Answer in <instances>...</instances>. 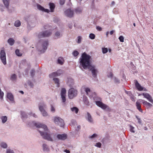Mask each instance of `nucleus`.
<instances>
[{
  "instance_id": "f257e3e1",
  "label": "nucleus",
  "mask_w": 153,
  "mask_h": 153,
  "mask_svg": "<svg viewBox=\"0 0 153 153\" xmlns=\"http://www.w3.org/2000/svg\"><path fill=\"white\" fill-rule=\"evenodd\" d=\"M92 59L90 55L87 54L85 52L83 53L79 60V67H82L85 70L88 69H89L91 72L93 77L96 78L97 76L98 71L95 66L91 65Z\"/></svg>"
},
{
  "instance_id": "f03ea898",
  "label": "nucleus",
  "mask_w": 153,
  "mask_h": 153,
  "mask_svg": "<svg viewBox=\"0 0 153 153\" xmlns=\"http://www.w3.org/2000/svg\"><path fill=\"white\" fill-rule=\"evenodd\" d=\"M25 123L30 126H34L38 128H41L43 129L44 131H42L39 129L38 130L42 138L44 139L47 140L51 142L53 141V139L51 137V136H53V137H54L56 136V134L50 132L48 131L47 126L46 125L40 123H35V121H27L25 122Z\"/></svg>"
},
{
  "instance_id": "7ed1b4c3",
  "label": "nucleus",
  "mask_w": 153,
  "mask_h": 153,
  "mask_svg": "<svg viewBox=\"0 0 153 153\" xmlns=\"http://www.w3.org/2000/svg\"><path fill=\"white\" fill-rule=\"evenodd\" d=\"M48 45V40H42L39 42V45L37 47V49L41 53H43L47 49Z\"/></svg>"
},
{
  "instance_id": "20e7f679",
  "label": "nucleus",
  "mask_w": 153,
  "mask_h": 153,
  "mask_svg": "<svg viewBox=\"0 0 153 153\" xmlns=\"http://www.w3.org/2000/svg\"><path fill=\"white\" fill-rule=\"evenodd\" d=\"M27 23V27L28 29L34 27L36 24V20L33 16H29L26 19Z\"/></svg>"
},
{
  "instance_id": "39448f33",
  "label": "nucleus",
  "mask_w": 153,
  "mask_h": 153,
  "mask_svg": "<svg viewBox=\"0 0 153 153\" xmlns=\"http://www.w3.org/2000/svg\"><path fill=\"white\" fill-rule=\"evenodd\" d=\"M39 108L43 117H46L48 115L47 112L45 110L46 105L44 102H41L39 104Z\"/></svg>"
},
{
  "instance_id": "423d86ee",
  "label": "nucleus",
  "mask_w": 153,
  "mask_h": 153,
  "mask_svg": "<svg viewBox=\"0 0 153 153\" xmlns=\"http://www.w3.org/2000/svg\"><path fill=\"white\" fill-rule=\"evenodd\" d=\"M52 31L50 30H46L39 33L38 37L39 38L47 37L50 36L52 34Z\"/></svg>"
},
{
  "instance_id": "0eeeda50",
  "label": "nucleus",
  "mask_w": 153,
  "mask_h": 153,
  "mask_svg": "<svg viewBox=\"0 0 153 153\" xmlns=\"http://www.w3.org/2000/svg\"><path fill=\"white\" fill-rule=\"evenodd\" d=\"M77 95V91L73 88L70 89L68 91V96L70 99H72Z\"/></svg>"
},
{
  "instance_id": "6e6552de",
  "label": "nucleus",
  "mask_w": 153,
  "mask_h": 153,
  "mask_svg": "<svg viewBox=\"0 0 153 153\" xmlns=\"http://www.w3.org/2000/svg\"><path fill=\"white\" fill-rule=\"evenodd\" d=\"M96 104L97 106L100 107L103 109L105 110L107 109L108 111H110L111 108L107 105L104 104L102 102L100 101H95Z\"/></svg>"
},
{
  "instance_id": "1a4fd4ad",
  "label": "nucleus",
  "mask_w": 153,
  "mask_h": 153,
  "mask_svg": "<svg viewBox=\"0 0 153 153\" xmlns=\"http://www.w3.org/2000/svg\"><path fill=\"white\" fill-rule=\"evenodd\" d=\"M54 122L55 123L61 127H63L65 123L63 119L59 117H56L54 119Z\"/></svg>"
},
{
  "instance_id": "9d476101",
  "label": "nucleus",
  "mask_w": 153,
  "mask_h": 153,
  "mask_svg": "<svg viewBox=\"0 0 153 153\" xmlns=\"http://www.w3.org/2000/svg\"><path fill=\"white\" fill-rule=\"evenodd\" d=\"M0 58L2 63L5 65L6 63V53L4 50H1L0 53Z\"/></svg>"
},
{
  "instance_id": "9b49d317",
  "label": "nucleus",
  "mask_w": 153,
  "mask_h": 153,
  "mask_svg": "<svg viewBox=\"0 0 153 153\" xmlns=\"http://www.w3.org/2000/svg\"><path fill=\"white\" fill-rule=\"evenodd\" d=\"M62 74L61 71L59 70L57 71L56 72H53L50 74L49 76L50 78H54L55 77H56L60 76Z\"/></svg>"
},
{
  "instance_id": "f8f14e48",
  "label": "nucleus",
  "mask_w": 153,
  "mask_h": 153,
  "mask_svg": "<svg viewBox=\"0 0 153 153\" xmlns=\"http://www.w3.org/2000/svg\"><path fill=\"white\" fill-rule=\"evenodd\" d=\"M65 15L68 17L71 18L74 16V11L71 9H68L65 11Z\"/></svg>"
},
{
  "instance_id": "ddd939ff",
  "label": "nucleus",
  "mask_w": 153,
  "mask_h": 153,
  "mask_svg": "<svg viewBox=\"0 0 153 153\" xmlns=\"http://www.w3.org/2000/svg\"><path fill=\"white\" fill-rule=\"evenodd\" d=\"M56 137L59 140H64L67 138V135L66 134H58L56 135Z\"/></svg>"
},
{
  "instance_id": "4468645a",
  "label": "nucleus",
  "mask_w": 153,
  "mask_h": 153,
  "mask_svg": "<svg viewBox=\"0 0 153 153\" xmlns=\"http://www.w3.org/2000/svg\"><path fill=\"white\" fill-rule=\"evenodd\" d=\"M85 91L86 93V94L89 96L90 97L92 98H94L96 96V93L95 92L93 93L92 95H90V94L89 93H90L91 92V90L89 88H85Z\"/></svg>"
},
{
  "instance_id": "2eb2a0df",
  "label": "nucleus",
  "mask_w": 153,
  "mask_h": 153,
  "mask_svg": "<svg viewBox=\"0 0 153 153\" xmlns=\"http://www.w3.org/2000/svg\"><path fill=\"white\" fill-rule=\"evenodd\" d=\"M142 95L145 98H146L149 102L153 103V100L152 97L149 94L147 93H143Z\"/></svg>"
},
{
  "instance_id": "dca6fc26",
  "label": "nucleus",
  "mask_w": 153,
  "mask_h": 153,
  "mask_svg": "<svg viewBox=\"0 0 153 153\" xmlns=\"http://www.w3.org/2000/svg\"><path fill=\"white\" fill-rule=\"evenodd\" d=\"M110 142V136L108 135H106L105 137H104L101 140V142L103 144L109 143Z\"/></svg>"
},
{
  "instance_id": "f3484780",
  "label": "nucleus",
  "mask_w": 153,
  "mask_h": 153,
  "mask_svg": "<svg viewBox=\"0 0 153 153\" xmlns=\"http://www.w3.org/2000/svg\"><path fill=\"white\" fill-rule=\"evenodd\" d=\"M135 85L139 91H142L143 89V88L141 86L136 80H134Z\"/></svg>"
},
{
  "instance_id": "a211bd4d",
  "label": "nucleus",
  "mask_w": 153,
  "mask_h": 153,
  "mask_svg": "<svg viewBox=\"0 0 153 153\" xmlns=\"http://www.w3.org/2000/svg\"><path fill=\"white\" fill-rule=\"evenodd\" d=\"M62 33L59 31H57L55 33L53 38L54 39H58L62 37Z\"/></svg>"
},
{
  "instance_id": "6ab92c4d",
  "label": "nucleus",
  "mask_w": 153,
  "mask_h": 153,
  "mask_svg": "<svg viewBox=\"0 0 153 153\" xmlns=\"http://www.w3.org/2000/svg\"><path fill=\"white\" fill-rule=\"evenodd\" d=\"M67 84L70 88L73 87L74 84V80L71 78H69L68 79V80L67 82Z\"/></svg>"
},
{
  "instance_id": "aec40b11",
  "label": "nucleus",
  "mask_w": 153,
  "mask_h": 153,
  "mask_svg": "<svg viewBox=\"0 0 153 153\" xmlns=\"http://www.w3.org/2000/svg\"><path fill=\"white\" fill-rule=\"evenodd\" d=\"M140 100L141 101H143V103L144 105L146 106L147 108H149L152 107V104L147 102L146 101L142 100Z\"/></svg>"
},
{
  "instance_id": "412c9836",
  "label": "nucleus",
  "mask_w": 153,
  "mask_h": 153,
  "mask_svg": "<svg viewBox=\"0 0 153 153\" xmlns=\"http://www.w3.org/2000/svg\"><path fill=\"white\" fill-rule=\"evenodd\" d=\"M21 118L23 122L25 121V119L28 118V115L24 111H21Z\"/></svg>"
},
{
  "instance_id": "4be33fe9",
  "label": "nucleus",
  "mask_w": 153,
  "mask_h": 153,
  "mask_svg": "<svg viewBox=\"0 0 153 153\" xmlns=\"http://www.w3.org/2000/svg\"><path fill=\"white\" fill-rule=\"evenodd\" d=\"M87 117H86L87 120L90 123H92L93 122V120L90 114L87 112Z\"/></svg>"
},
{
  "instance_id": "5701e85b",
  "label": "nucleus",
  "mask_w": 153,
  "mask_h": 153,
  "mask_svg": "<svg viewBox=\"0 0 153 153\" xmlns=\"http://www.w3.org/2000/svg\"><path fill=\"white\" fill-rule=\"evenodd\" d=\"M136 105L137 107V109L140 112L142 113L143 110L141 108V106L140 102L138 101H137L136 104Z\"/></svg>"
},
{
  "instance_id": "b1692460",
  "label": "nucleus",
  "mask_w": 153,
  "mask_h": 153,
  "mask_svg": "<svg viewBox=\"0 0 153 153\" xmlns=\"http://www.w3.org/2000/svg\"><path fill=\"white\" fill-rule=\"evenodd\" d=\"M42 148L43 151L45 152H48L49 151V148L46 144H43Z\"/></svg>"
},
{
  "instance_id": "393cba45",
  "label": "nucleus",
  "mask_w": 153,
  "mask_h": 153,
  "mask_svg": "<svg viewBox=\"0 0 153 153\" xmlns=\"http://www.w3.org/2000/svg\"><path fill=\"white\" fill-rule=\"evenodd\" d=\"M7 97L10 101L13 102L14 100L13 96L11 93H7Z\"/></svg>"
},
{
  "instance_id": "a878e982",
  "label": "nucleus",
  "mask_w": 153,
  "mask_h": 153,
  "mask_svg": "<svg viewBox=\"0 0 153 153\" xmlns=\"http://www.w3.org/2000/svg\"><path fill=\"white\" fill-rule=\"evenodd\" d=\"M6 8H7L9 6L10 0H2Z\"/></svg>"
},
{
  "instance_id": "bb28decb",
  "label": "nucleus",
  "mask_w": 153,
  "mask_h": 153,
  "mask_svg": "<svg viewBox=\"0 0 153 153\" xmlns=\"http://www.w3.org/2000/svg\"><path fill=\"white\" fill-rule=\"evenodd\" d=\"M51 12H53L55 8V5L53 3H50L49 4Z\"/></svg>"
},
{
  "instance_id": "cd10ccee",
  "label": "nucleus",
  "mask_w": 153,
  "mask_h": 153,
  "mask_svg": "<svg viewBox=\"0 0 153 153\" xmlns=\"http://www.w3.org/2000/svg\"><path fill=\"white\" fill-rule=\"evenodd\" d=\"M53 80L54 81V83L56 84L57 86L58 87H59L60 86V83H59V79L57 78H53Z\"/></svg>"
},
{
  "instance_id": "c85d7f7f",
  "label": "nucleus",
  "mask_w": 153,
  "mask_h": 153,
  "mask_svg": "<svg viewBox=\"0 0 153 153\" xmlns=\"http://www.w3.org/2000/svg\"><path fill=\"white\" fill-rule=\"evenodd\" d=\"M64 60L63 58L62 57H59L57 60V63L58 64L61 65H62L63 64Z\"/></svg>"
},
{
  "instance_id": "c756f323",
  "label": "nucleus",
  "mask_w": 153,
  "mask_h": 153,
  "mask_svg": "<svg viewBox=\"0 0 153 153\" xmlns=\"http://www.w3.org/2000/svg\"><path fill=\"white\" fill-rule=\"evenodd\" d=\"M83 101L85 105L87 106H89L90 105L89 102L87 97H83Z\"/></svg>"
},
{
  "instance_id": "7c9ffc66",
  "label": "nucleus",
  "mask_w": 153,
  "mask_h": 153,
  "mask_svg": "<svg viewBox=\"0 0 153 153\" xmlns=\"http://www.w3.org/2000/svg\"><path fill=\"white\" fill-rule=\"evenodd\" d=\"M8 43L10 45H13L15 42L14 40L12 38H9L7 41Z\"/></svg>"
},
{
  "instance_id": "2f4dec72",
  "label": "nucleus",
  "mask_w": 153,
  "mask_h": 153,
  "mask_svg": "<svg viewBox=\"0 0 153 153\" xmlns=\"http://www.w3.org/2000/svg\"><path fill=\"white\" fill-rule=\"evenodd\" d=\"M2 122L3 123H4L6 122L7 120V117L6 116H2L0 118Z\"/></svg>"
},
{
  "instance_id": "473e14b6",
  "label": "nucleus",
  "mask_w": 153,
  "mask_h": 153,
  "mask_svg": "<svg viewBox=\"0 0 153 153\" xmlns=\"http://www.w3.org/2000/svg\"><path fill=\"white\" fill-rule=\"evenodd\" d=\"M74 11L76 14H79L82 12V10L79 7H78L74 9Z\"/></svg>"
},
{
  "instance_id": "72a5a7b5",
  "label": "nucleus",
  "mask_w": 153,
  "mask_h": 153,
  "mask_svg": "<svg viewBox=\"0 0 153 153\" xmlns=\"http://www.w3.org/2000/svg\"><path fill=\"white\" fill-rule=\"evenodd\" d=\"M21 23L19 20H18L16 21L14 23V25L16 27L20 26L21 25Z\"/></svg>"
},
{
  "instance_id": "f704fd0d",
  "label": "nucleus",
  "mask_w": 153,
  "mask_h": 153,
  "mask_svg": "<svg viewBox=\"0 0 153 153\" xmlns=\"http://www.w3.org/2000/svg\"><path fill=\"white\" fill-rule=\"evenodd\" d=\"M71 110L73 112H75L76 114L79 111L78 109L76 107H74L71 108Z\"/></svg>"
},
{
  "instance_id": "c9c22d12",
  "label": "nucleus",
  "mask_w": 153,
  "mask_h": 153,
  "mask_svg": "<svg viewBox=\"0 0 153 153\" xmlns=\"http://www.w3.org/2000/svg\"><path fill=\"white\" fill-rule=\"evenodd\" d=\"M37 7L38 9L42 11L44 10V8L38 4H37Z\"/></svg>"
},
{
  "instance_id": "e433bc0d",
  "label": "nucleus",
  "mask_w": 153,
  "mask_h": 153,
  "mask_svg": "<svg viewBox=\"0 0 153 153\" xmlns=\"http://www.w3.org/2000/svg\"><path fill=\"white\" fill-rule=\"evenodd\" d=\"M17 79V76L16 74H14L11 75L10 79L12 81H14Z\"/></svg>"
},
{
  "instance_id": "4c0bfd02",
  "label": "nucleus",
  "mask_w": 153,
  "mask_h": 153,
  "mask_svg": "<svg viewBox=\"0 0 153 153\" xmlns=\"http://www.w3.org/2000/svg\"><path fill=\"white\" fill-rule=\"evenodd\" d=\"M1 146L2 148L4 149L7 148V145L6 143L4 142H1Z\"/></svg>"
},
{
  "instance_id": "58836bf2",
  "label": "nucleus",
  "mask_w": 153,
  "mask_h": 153,
  "mask_svg": "<svg viewBox=\"0 0 153 153\" xmlns=\"http://www.w3.org/2000/svg\"><path fill=\"white\" fill-rule=\"evenodd\" d=\"M66 90L65 88H62L61 89V95H66Z\"/></svg>"
},
{
  "instance_id": "ea45409f",
  "label": "nucleus",
  "mask_w": 153,
  "mask_h": 153,
  "mask_svg": "<svg viewBox=\"0 0 153 153\" xmlns=\"http://www.w3.org/2000/svg\"><path fill=\"white\" fill-rule=\"evenodd\" d=\"M15 53L16 55L18 56H22V53L20 52L19 50L17 49L15 51Z\"/></svg>"
},
{
  "instance_id": "a19ab883",
  "label": "nucleus",
  "mask_w": 153,
  "mask_h": 153,
  "mask_svg": "<svg viewBox=\"0 0 153 153\" xmlns=\"http://www.w3.org/2000/svg\"><path fill=\"white\" fill-rule=\"evenodd\" d=\"M4 95L3 92L1 91V89L0 88V99L1 100H3Z\"/></svg>"
},
{
  "instance_id": "79ce46f5",
  "label": "nucleus",
  "mask_w": 153,
  "mask_h": 153,
  "mask_svg": "<svg viewBox=\"0 0 153 153\" xmlns=\"http://www.w3.org/2000/svg\"><path fill=\"white\" fill-rule=\"evenodd\" d=\"M35 71L34 69H32L31 70L30 73V75L32 77H33L35 75Z\"/></svg>"
},
{
  "instance_id": "37998d69",
  "label": "nucleus",
  "mask_w": 153,
  "mask_h": 153,
  "mask_svg": "<svg viewBox=\"0 0 153 153\" xmlns=\"http://www.w3.org/2000/svg\"><path fill=\"white\" fill-rule=\"evenodd\" d=\"M125 92L126 94H127L130 97H132L133 95L131 92L130 91H125Z\"/></svg>"
},
{
  "instance_id": "c03bdc74",
  "label": "nucleus",
  "mask_w": 153,
  "mask_h": 153,
  "mask_svg": "<svg viewBox=\"0 0 153 153\" xmlns=\"http://www.w3.org/2000/svg\"><path fill=\"white\" fill-rule=\"evenodd\" d=\"M114 82L115 83L119 84L120 83V80L116 77L114 78Z\"/></svg>"
},
{
  "instance_id": "a18cd8bd",
  "label": "nucleus",
  "mask_w": 153,
  "mask_h": 153,
  "mask_svg": "<svg viewBox=\"0 0 153 153\" xmlns=\"http://www.w3.org/2000/svg\"><path fill=\"white\" fill-rule=\"evenodd\" d=\"M135 117L137 118V120H138V123L142 125V121L141 120V119H140V118L137 115H135Z\"/></svg>"
},
{
  "instance_id": "49530a36",
  "label": "nucleus",
  "mask_w": 153,
  "mask_h": 153,
  "mask_svg": "<svg viewBox=\"0 0 153 153\" xmlns=\"http://www.w3.org/2000/svg\"><path fill=\"white\" fill-rule=\"evenodd\" d=\"M108 49L107 48H102V51L103 53H106L108 52Z\"/></svg>"
},
{
  "instance_id": "de8ad7c7",
  "label": "nucleus",
  "mask_w": 153,
  "mask_h": 153,
  "mask_svg": "<svg viewBox=\"0 0 153 153\" xmlns=\"http://www.w3.org/2000/svg\"><path fill=\"white\" fill-rule=\"evenodd\" d=\"M95 35L93 33H91L89 34V37L91 39H94L95 38Z\"/></svg>"
},
{
  "instance_id": "09e8293b",
  "label": "nucleus",
  "mask_w": 153,
  "mask_h": 153,
  "mask_svg": "<svg viewBox=\"0 0 153 153\" xmlns=\"http://www.w3.org/2000/svg\"><path fill=\"white\" fill-rule=\"evenodd\" d=\"M73 55L76 57L77 56L78 54H79V53L78 51L76 50H75L72 53Z\"/></svg>"
},
{
  "instance_id": "8fccbe9b",
  "label": "nucleus",
  "mask_w": 153,
  "mask_h": 153,
  "mask_svg": "<svg viewBox=\"0 0 153 153\" xmlns=\"http://www.w3.org/2000/svg\"><path fill=\"white\" fill-rule=\"evenodd\" d=\"M97 136V134H96L94 133V134L91 136H90L89 137V138L91 139H93L96 138Z\"/></svg>"
},
{
  "instance_id": "3c124183",
  "label": "nucleus",
  "mask_w": 153,
  "mask_h": 153,
  "mask_svg": "<svg viewBox=\"0 0 153 153\" xmlns=\"http://www.w3.org/2000/svg\"><path fill=\"white\" fill-rule=\"evenodd\" d=\"M6 153H15L14 151L10 149H7L6 150Z\"/></svg>"
},
{
  "instance_id": "603ef678",
  "label": "nucleus",
  "mask_w": 153,
  "mask_h": 153,
  "mask_svg": "<svg viewBox=\"0 0 153 153\" xmlns=\"http://www.w3.org/2000/svg\"><path fill=\"white\" fill-rule=\"evenodd\" d=\"M77 42L79 43H80L82 40V37L80 36H78L77 37Z\"/></svg>"
},
{
  "instance_id": "864d4df0",
  "label": "nucleus",
  "mask_w": 153,
  "mask_h": 153,
  "mask_svg": "<svg viewBox=\"0 0 153 153\" xmlns=\"http://www.w3.org/2000/svg\"><path fill=\"white\" fill-rule=\"evenodd\" d=\"M119 39L121 42H123L124 38L123 36H120L119 37Z\"/></svg>"
},
{
  "instance_id": "5fc2aeb1",
  "label": "nucleus",
  "mask_w": 153,
  "mask_h": 153,
  "mask_svg": "<svg viewBox=\"0 0 153 153\" xmlns=\"http://www.w3.org/2000/svg\"><path fill=\"white\" fill-rule=\"evenodd\" d=\"M65 96L66 95H61V98L63 102H65L66 101Z\"/></svg>"
},
{
  "instance_id": "6e6d98bb",
  "label": "nucleus",
  "mask_w": 153,
  "mask_h": 153,
  "mask_svg": "<svg viewBox=\"0 0 153 153\" xmlns=\"http://www.w3.org/2000/svg\"><path fill=\"white\" fill-rule=\"evenodd\" d=\"M51 111L53 113H54L55 111V108L53 106V105H51Z\"/></svg>"
},
{
  "instance_id": "4d7b16f0",
  "label": "nucleus",
  "mask_w": 153,
  "mask_h": 153,
  "mask_svg": "<svg viewBox=\"0 0 153 153\" xmlns=\"http://www.w3.org/2000/svg\"><path fill=\"white\" fill-rule=\"evenodd\" d=\"M129 127L130 128V131L131 132L134 133L135 132L134 130V128L131 125H130Z\"/></svg>"
},
{
  "instance_id": "13d9d810",
  "label": "nucleus",
  "mask_w": 153,
  "mask_h": 153,
  "mask_svg": "<svg viewBox=\"0 0 153 153\" xmlns=\"http://www.w3.org/2000/svg\"><path fill=\"white\" fill-rule=\"evenodd\" d=\"M94 146H95L97 147L101 148V143L100 142L97 143Z\"/></svg>"
},
{
  "instance_id": "bf43d9fd",
  "label": "nucleus",
  "mask_w": 153,
  "mask_h": 153,
  "mask_svg": "<svg viewBox=\"0 0 153 153\" xmlns=\"http://www.w3.org/2000/svg\"><path fill=\"white\" fill-rule=\"evenodd\" d=\"M5 9V7L4 6L1 4L0 5V10L2 12L4 11Z\"/></svg>"
},
{
  "instance_id": "052dcab7",
  "label": "nucleus",
  "mask_w": 153,
  "mask_h": 153,
  "mask_svg": "<svg viewBox=\"0 0 153 153\" xmlns=\"http://www.w3.org/2000/svg\"><path fill=\"white\" fill-rule=\"evenodd\" d=\"M28 84L31 87H33V82L30 81H28Z\"/></svg>"
},
{
  "instance_id": "680f3d73",
  "label": "nucleus",
  "mask_w": 153,
  "mask_h": 153,
  "mask_svg": "<svg viewBox=\"0 0 153 153\" xmlns=\"http://www.w3.org/2000/svg\"><path fill=\"white\" fill-rule=\"evenodd\" d=\"M65 0H59V3L61 5H63L65 2Z\"/></svg>"
},
{
  "instance_id": "e2e57ef3",
  "label": "nucleus",
  "mask_w": 153,
  "mask_h": 153,
  "mask_svg": "<svg viewBox=\"0 0 153 153\" xmlns=\"http://www.w3.org/2000/svg\"><path fill=\"white\" fill-rule=\"evenodd\" d=\"M29 114L33 116L35 118H36L37 117V116L35 114L32 113V112L29 113Z\"/></svg>"
},
{
  "instance_id": "0e129e2a",
  "label": "nucleus",
  "mask_w": 153,
  "mask_h": 153,
  "mask_svg": "<svg viewBox=\"0 0 153 153\" xmlns=\"http://www.w3.org/2000/svg\"><path fill=\"white\" fill-rule=\"evenodd\" d=\"M6 8L7 9V11H8V13H10L12 12V10L9 9V6H8V7L7 8Z\"/></svg>"
},
{
  "instance_id": "69168bd1",
  "label": "nucleus",
  "mask_w": 153,
  "mask_h": 153,
  "mask_svg": "<svg viewBox=\"0 0 153 153\" xmlns=\"http://www.w3.org/2000/svg\"><path fill=\"white\" fill-rule=\"evenodd\" d=\"M96 29L97 30H98L100 31L102 30V28L99 26H97L96 27Z\"/></svg>"
},
{
  "instance_id": "338daca9",
  "label": "nucleus",
  "mask_w": 153,
  "mask_h": 153,
  "mask_svg": "<svg viewBox=\"0 0 153 153\" xmlns=\"http://www.w3.org/2000/svg\"><path fill=\"white\" fill-rule=\"evenodd\" d=\"M72 25H73V24L71 23L70 24H68V27L69 28H70V29H71L72 27Z\"/></svg>"
},
{
  "instance_id": "774afa93",
  "label": "nucleus",
  "mask_w": 153,
  "mask_h": 153,
  "mask_svg": "<svg viewBox=\"0 0 153 153\" xmlns=\"http://www.w3.org/2000/svg\"><path fill=\"white\" fill-rule=\"evenodd\" d=\"M80 129V126H78L77 128H76L75 130L78 131Z\"/></svg>"
}]
</instances>
